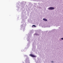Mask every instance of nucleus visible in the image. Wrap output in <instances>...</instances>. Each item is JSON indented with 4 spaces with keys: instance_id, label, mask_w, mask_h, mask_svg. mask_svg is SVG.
<instances>
[{
    "instance_id": "obj_5",
    "label": "nucleus",
    "mask_w": 63,
    "mask_h": 63,
    "mask_svg": "<svg viewBox=\"0 0 63 63\" xmlns=\"http://www.w3.org/2000/svg\"><path fill=\"white\" fill-rule=\"evenodd\" d=\"M51 62L52 63H53V61H52Z\"/></svg>"
},
{
    "instance_id": "obj_6",
    "label": "nucleus",
    "mask_w": 63,
    "mask_h": 63,
    "mask_svg": "<svg viewBox=\"0 0 63 63\" xmlns=\"http://www.w3.org/2000/svg\"><path fill=\"white\" fill-rule=\"evenodd\" d=\"M61 39H62V40H63V38H61Z\"/></svg>"
},
{
    "instance_id": "obj_2",
    "label": "nucleus",
    "mask_w": 63,
    "mask_h": 63,
    "mask_svg": "<svg viewBox=\"0 0 63 63\" xmlns=\"http://www.w3.org/2000/svg\"><path fill=\"white\" fill-rule=\"evenodd\" d=\"M30 56H31V57H32L33 58H34V57H36V56L34 55H32L31 54H30Z\"/></svg>"
},
{
    "instance_id": "obj_3",
    "label": "nucleus",
    "mask_w": 63,
    "mask_h": 63,
    "mask_svg": "<svg viewBox=\"0 0 63 63\" xmlns=\"http://www.w3.org/2000/svg\"><path fill=\"white\" fill-rule=\"evenodd\" d=\"M43 20L44 21H47V20L45 18L43 19Z\"/></svg>"
},
{
    "instance_id": "obj_4",
    "label": "nucleus",
    "mask_w": 63,
    "mask_h": 63,
    "mask_svg": "<svg viewBox=\"0 0 63 63\" xmlns=\"http://www.w3.org/2000/svg\"><path fill=\"white\" fill-rule=\"evenodd\" d=\"M32 27H36V26H35V25H33L32 26Z\"/></svg>"
},
{
    "instance_id": "obj_1",
    "label": "nucleus",
    "mask_w": 63,
    "mask_h": 63,
    "mask_svg": "<svg viewBox=\"0 0 63 63\" xmlns=\"http://www.w3.org/2000/svg\"><path fill=\"white\" fill-rule=\"evenodd\" d=\"M54 8L53 7H50L48 8V10H54Z\"/></svg>"
}]
</instances>
